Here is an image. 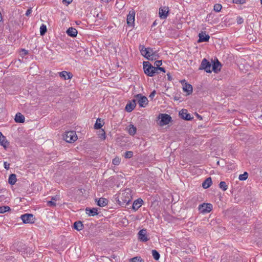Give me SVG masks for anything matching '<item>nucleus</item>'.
<instances>
[{
  "label": "nucleus",
  "instance_id": "obj_7",
  "mask_svg": "<svg viewBox=\"0 0 262 262\" xmlns=\"http://www.w3.org/2000/svg\"><path fill=\"white\" fill-rule=\"evenodd\" d=\"M211 63L206 59L204 58L201 62L199 70H204L207 73H210L211 72Z\"/></svg>",
  "mask_w": 262,
  "mask_h": 262
},
{
  "label": "nucleus",
  "instance_id": "obj_55",
  "mask_svg": "<svg viewBox=\"0 0 262 262\" xmlns=\"http://www.w3.org/2000/svg\"><path fill=\"white\" fill-rule=\"evenodd\" d=\"M261 117H262V115H261Z\"/></svg>",
  "mask_w": 262,
  "mask_h": 262
},
{
  "label": "nucleus",
  "instance_id": "obj_29",
  "mask_svg": "<svg viewBox=\"0 0 262 262\" xmlns=\"http://www.w3.org/2000/svg\"><path fill=\"white\" fill-rule=\"evenodd\" d=\"M58 198H52L51 201L47 202V205L49 206L54 207L56 206V202L57 201Z\"/></svg>",
  "mask_w": 262,
  "mask_h": 262
},
{
  "label": "nucleus",
  "instance_id": "obj_10",
  "mask_svg": "<svg viewBox=\"0 0 262 262\" xmlns=\"http://www.w3.org/2000/svg\"><path fill=\"white\" fill-rule=\"evenodd\" d=\"M212 208V206L209 203H203L199 207L200 211L203 213L209 212Z\"/></svg>",
  "mask_w": 262,
  "mask_h": 262
},
{
  "label": "nucleus",
  "instance_id": "obj_50",
  "mask_svg": "<svg viewBox=\"0 0 262 262\" xmlns=\"http://www.w3.org/2000/svg\"><path fill=\"white\" fill-rule=\"evenodd\" d=\"M167 76H168V78L169 80H171V78H170V76L169 75V74H167Z\"/></svg>",
  "mask_w": 262,
  "mask_h": 262
},
{
  "label": "nucleus",
  "instance_id": "obj_51",
  "mask_svg": "<svg viewBox=\"0 0 262 262\" xmlns=\"http://www.w3.org/2000/svg\"><path fill=\"white\" fill-rule=\"evenodd\" d=\"M79 192H82L81 190H78ZM77 195H81L80 193H78Z\"/></svg>",
  "mask_w": 262,
  "mask_h": 262
},
{
  "label": "nucleus",
  "instance_id": "obj_25",
  "mask_svg": "<svg viewBox=\"0 0 262 262\" xmlns=\"http://www.w3.org/2000/svg\"><path fill=\"white\" fill-rule=\"evenodd\" d=\"M212 184V180L210 177L207 178L203 183L202 187L205 188H209Z\"/></svg>",
  "mask_w": 262,
  "mask_h": 262
},
{
  "label": "nucleus",
  "instance_id": "obj_52",
  "mask_svg": "<svg viewBox=\"0 0 262 262\" xmlns=\"http://www.w3.org/2000/svg\"><path fill=\"white\" fill-rule=\"evenodd\" d=\"M238 2H239V3H241V4H242V2H241V1H238Z\"/></svg>",
  "mask_w": 262,
  "mask_h": 262
},
{
  "label": "nucleus",
  "instance_id": "obj_31",
  "mask_svg": "<svg viewBox=\"0 0 262 262\" xmlns=\"http://www.w3.org/2000/svg\"><path fill=\"white\" fill-rule=\"evenodd\" d=\"M47 32V27L45 25L42 24L40 27V34L43 35Z\"/></svg>",
  "mask_w": 262,
  "mask_h": 262
},
{
  "label": "nucleus",
  "instance_id": "obj_20",
  "mask_svg": "<svg viewBox=\"0 0 262 262\" xmlns=\"http://www.w3.org/2000/svg\"><path fill=\"white\" fill-rule=\"evenodd\" d=\"M136 103L135 100H133L132 102L127 103L125 106V110L127 112H132L136 107Z\"/></svg>",
  "mask_w": 262,
  "mask_h": 262
},
{
  "label": "nucleus",
  "instance_id": "obj_19",
  "mask_svg": "<svg viewBox=\"0 0 262 262\" xmlns=\"http://www.w3.org/2000/svg\"><path fill=\"white\" fill-rule=\"evenodd\" d=\"M221 67V63L219 62V61L217 59H216V61L214 62L212 65V70L214 71V72L217 73L219 71H220Z\"/></svg>",
  "mask_w": 262,
  "mask_h": 262
},
{
  "label": "nucleus",
  "instance_id": "obj_54",
  "mask_svg": "<svg viewBox=\"0 0 262 262\" xmlns=\"http://www.w3.org/2000/svg\"><path fill=\"white\" fill-rule=\"evenodd\" d=\"M260 3L262 5V0H260Z\"/></svg>",
  "mask_w": 262,
  "mask_h": 262
},
{
  "label": "nucleus",
  "instance_id": "obj_47",
  "mask_svg": "<svg viewBox=\"0 0 262 262\" xmlns=\"http://www.w3.org/2000/svg\"><path fill=\"white\" fill-rule=\"evenodd\" d=\"M157 68V71L158 70H160L163 72H165V69L164 68L160 67V68Z\"/></svg>",
  "mask_w": 262,
  "mask_h": 262
},
{
  "label": "nucleus",
  "instance_id": "obj_30",
  "mask_svg": "<svg viewBox=\"0 0 262 262\" xmlns=\"http://www.w3.org/2000/svg\"><path fill=\"white\" fill-rule=\"evenodd\" d=\"M101 122V121L100 119L98 118L97 119L96 122L94 125V127L95 129H98L101 128V127L102 126V124Z\"/></svg>",
  "mask_w": 262,
  "mask_h": 262
},
{
  "label": "nucleus",
  "instance_id": "obj_27",
  "mask_svg": "<svg viewBox=\"0 0 262 262\" xmlns=\"http://www.w3.org/2000/svg\"><path fill=\"white\" fill-rule=\"evenodd\" d=\"M8 182L11 185H14L16 182V176L15 174H11L9 176Z\"/></svg>",
  "mask_w": 262,
  "mask_h": 262
},
{
  "label": "nucleus",
  "instance_id": "obj_37",
  "mask_svg": "<svg viewBox=\"0 0 262 262\" xmlns=\"http://www.w3.org/2000/svg\"><path fill=\"white\" fill-rule=\"evenodd\" d=\"M120 159L119 157H116L113 160L112 163L115 165H118L120 163Z\"/></svg>",
  "mask_w": 262,
  "mask_h": 262
},
{
  "label": "nucleus",
  "instance_id": "obj_39",
  "mask_svg": "<svg viewBox=\"0 0 262 262\" xmlns=\"http://www.w3.org/2000/svg\"><path fill=\"white\" fill-rule=\"evenodd\" d=\"M131 262H144L140 257H135L131 259Z\"/></svg>",
  "mask_w": 262,
  "mask_h": 262
},
{
  "label": "nucleus",
  "instance_id": "obj_35",
  "mask_svg": "<svg viewBox=\"0 0 262 262\" xmlns=\"http://www.w3.org/2000/svg\"><path fill=\"white\" fill-rule=\"evenodd\" d=\"M152 255L156 260H158L160 258V254L156 250H152Z\"/></svg>",
  "mask_w": 262,
  "mask_h": 262
},
{
  "label": "nucleus",
  "instance_id": "obj_40",
  "mask_svg": "<svg viewBox=\"0 0 262 262\" xmlns=\"http://www.w3.org/2000/svg\"><path fill=\"white\" fill-rule=\"evenodd\" d=\"M133 156V152L131 151H126L125 154V157L126 158H130Z\"/></svg>",
  "mask_w": 262,
  "mask_h": 262
},
{
  "label": "nucleus",
  "instance_id": "obj_48",
  "mask_svg": "<svg viewBox=\"0 0 262 262\" xmlns=\"http://www.w3.org/2000/svg\"><path fill=\"white\" fill-rule=\"evenodd\" d=\"M101 136H102L103 139H105V132H104V130L102 131Z\"/></svg>",
  "mask_w": 262,
  "mask_h": 262
},
{
  "label": "nucleus",
  "instance_id": "obj_23",
  "mask_svg": "<svg viewBox=\"0 0 262 262\" xmlns=\"http://www.w3.org/2000/svg\"><path fill=\"white\" fill-rule=\"evenodd\" d=\"M67 34L71 37H75L77 35V31L76 29L70 27L67 31Z\"/></svg>",
  "mask_w": 262,
  "mask_h": 262
},
{
  "label": "nucleus",
  "instance_id": "obj_13",
  "mask_svg": "<svg viewBox=\"0 0 262 262\" xmlns=\"http://www.w3.org/2000/svg\"><path fill=\"white\" fill-rule=\"evenodd\" d=\"M169 13V8L167 7H161L159 8V15L161 19H165Z\"/></svg>",
  "mask_w": 262,
  "mask_h": 262
},
{
  "label": "nucleus",
  "instance_id": "obj_16",
  "mask_svg": "<svg viewBox=\"0 0 262 262\" xmlns=\"http://www.w3.org/2000/svg\"><path fill=\"white\" fill-rule=\"evenodd\" d=\"M199 42L208 41L210 38V36L208 35L203 32L199 33Z\"/></svg>",
  "mask_w": 262,
  "mask_h": 262
},
{
  "label": "nucleus",
  "instance_id": "obj_22",
  "mask_svg": "<svg viewBox=\"0 0 262 262\" xmlns=\"http://www.w3.org/2000/svg\"><path fill=\"white\" fill-rule=\"evenodd\" d=\"M183 85V90L184 92H186L188 95H189L192 93V86L191 84L185 83V84Z\"/></svg>",
  "mask_w": 262,
  "mask_h": 262
},
{
  "label": "nucleus",
  "instance_id": "obj_18",
  "mask_svg": "<svg viewBox=\"0 0 262 262\" xmlns=\"http://www.w3.org/2000/svg\"><path fill=\"white\" fill-rule=\"evenodd\" d=\"M0 144L5 148H6L8 147L9 143L6 140V137L3 135L2 133L0 132Z\"/></svg>",
  "mask_w": 262,
  "mask_h": 262
},
{
  "label": "nucleus",
  "instance_id": "obj_5",
  "mask_svg": "<svg viewBox=\"0 0 262 262\" xmlns=\"http://www.w3.org/2000/svg\"><path fill=\"white\" fill-rule=\"evenodd\" d=\"M159 118L160 119V120L159 122V124L160 126L167 125L171 120V117L169 115L165 114H161L159 116Z\"/></svg>",
  "mask_w": 262,
  "mask_h": 262
},
{
  "label": "nucleus",
  "instance_id": "obj_4",
  "mask_svg": "<svg viewBox=\"0 0 262 262\" xmlns=\"http://www.w3.org/2000/svg\"><path fill=\"white\" fill-rule=\"evenodd\" d=\"M63 138L66 142L72 143L77 139V136L74 131H69L66 133L63 136Z\"/></svg>",
  "mask_w": 262,
  "mask_h": 262
},
{
  "label": "nucleus",
  "instance_id": "obj_12",
  "mask_svg": "<svg viewBox=\"0 0 262 262\" xmlns=\"http://www.w3.org/2000/svg\"><path fill=\"white\" fill-rule=\"evenodd\" d=\"M95 202L98 206L101 207H105L108 203V201L106 198H96Z\"/></svg>",
  "mask_w": 262,
  "mask_h": 262
},
{
  "label": "nucleus",
  "instance_id": "obj_17",
  "mask_svg": "<svg viewBox=\"0 0 262 262\" xmlns=\"http://www.w3.org/2000/svg\"><path fill=\"white\" fill-rule=\"evenodd\" d=\"M59 75L61 78L64 79V80L70 79L72 78L73 76L72 74L71 73L65 71L59 72Z\"/></svg>",
  "mask_w": 262,
  "mask_h": 262
},
{
  "label": "nucleus",
  "instance_id": "obj_6",
  "mask_svg": "<svg viewBox=\"0 0 262 262\" xmlns=\"http://www.w3.org/2000/svg\"><path fill=\"white\" fill-rule=\"evenodd\" d=\"M20 219L25 224H32L34 223L35 218L32 214L26 213L20 216Z\"/></svg>",
  "mask_w": 262,
  "mask_h": 262
},
{
  "label": "nucleus",
  "instance_id": "obj_38",
  "mask_svg": "<svg viewBox=\"0 0 262 262\" xmlns=\"http://www.w3.org/2000/svg\"><path fill=\"white\" fill-rule=\"evenodd\" d=\"M122 195H124V196H127V195H131V190L130 189H126L124 190V192L122 194Z\"/></svg>",
  "mask_w": 262,
  "mask_h": 262
},
{
  "label": "nucleus",
  "instance_id": "obj_33",
  "mask_svg": "<svg viewBox=\"0 0 262 262\" xmlns=\"http://www.w3.org/2000/svg\"><path fill=\"white\" fill-rule=\"evenodd\" d=\"M10 210V208L9 206H1L0 207V213H4Z\"/></svg>",
  "mask_w": 262,
  "mask_h": 262
},
{
  "label": "nucleus",
  "instance_id": "obj_36",
  "mask_svg": "<svg viewBox=\"0 0 262 262\" xmlns=\"http://www.w3.org/2000/svg\"><path fill=\"white\" fill-rule=\"evenodd\" d=\"M222 6L221 4H216L215 5H214L213 9L215 11L219 12L221 11V10L222 9Z\"/></svg>",
  "mask_w": 262,
  "mask_h": 262
},
{
  "label": "nucleus",
  "instance_id": "obj_21",
  "mask_svg": "<svg viewBox=\"0 0 262 262\" xmlns=\"http://www.w3.org/2000/svg\"><path fill=\"white\" fill-rule=\"evenodd\" d=\"M142 202V200L141 198H138L137 200L134 201L133 204V208L135 210H137L141 206Z\"/></svg>",
  "mask_w": 262,
  "mask_h": 262
},
{
  "label": "nucleus",
  "instance_id": "obj_24",
  "mask_svg": "<svg viewBox=\"0 0 262 262\" xmlns=\"http://www.w3.org/2000/svg\"><path fill=\"white\" fill-rule=\"evenodd\" d=\"M15 121L17 123H23L25 121V117L21 113H18L15 115Z\"/></svg>",
  "mask_w": 262,
  "mask_h": 262
},
{
  "label": "nucleus",
  "instance_id": "obj_26",
  "mask_svg": "<svg viewBox=\"0 0 262 262\" xmlns=\"http://www.w3.org/2000/svg\"><path fill=\"white\" fill-rule=\"evenodd\" d=\"M137 131L136 127L133 124H130L128 127V132L129 135H134Z\"/></svg>",
  "mask_w": 262,
  "mask_h": 262
},
{
  "label": "nucleus",
  "instance_id": "obj_49",
  "mask_svg": "<svg viewBox=\"0 0 262 262\" xmlns=\"http://www.w3.org/2000/svg\"><path fill=\"white\" fill-rule=\"evenodd\" d=\"M23 51L24 52L25 54H27L28 53V51L26 50H23Z\"/></svg>",
  "mask_w": 262,
  "mask_h": 262
},
{
  "label": "nucleus",
  "instance_id": "obj_11",
  "mask_svg": "<svg viewBox=\"0 0 262 262\" xmlns=\"http://www.w3.org/2000/svg\"><path fill=\"white\" fill-rule=\"evenodd\" d=\"M118 204L122 207H125L131 201L130 198H115Z\"/></svg>",
  "mask_w": 262,
  "mask_h": 262
},
{
  "label": "nucleus",
  "instance_id": "obj_28",
  "mask_svg": "<svg viewBox=\"0 0 262 262\" xmlns=\"http://www.w3.org/2000/svg\"><path fill=\"white\" fill-rule=\"evenodd\" d=\"M74 227L76 230L80 231L83 228V224L81 222H76L74 224Z\"/></svg>",
  "mask_w": 262,
  "mask_h": 262
},
{
  "label": "nucleus",
  "instance_id": "obj_34",
  "mask_svg": "<svg viewBox=\"0 0 262 262\" xmlns=\"http://www.w3.org/2000/svg\"><path fill=\"white\" fill-rule=\"evenodd\" d=\"M248 174L247 172H245L243 174L239 176L238 179L239 180H246L248 178Z\"/></svg>",
  "mask_w": 262,
  "mask_h": 262
},
{
  "label": "nucleus",
  "instance_id": "obj_14",
  "mask_svg": "<svg viewBox=\"0 0 262 262\" xmlns=\"http://www.w3.org/2000/svg\"><path fill=\"white\" fill-rule=\"evenodd\" d=\"M179 115L180 117L186 120H190L193 118L191 116L190 114L188 113L187 110L185 109H182L180 112H179Z\"/></svg>",
  "mask_w": 262,
  "mask_h": 262
},
{
  "label": "nucleus",
  "instance_id": "obj_8",
  "mask_svg": "<svg viewBox=\"0 0 262 262\" xmlns=\"http://www.w3.org/2000/svg\"><path fill=\"white\" fill-rule=\"evenodd\" d=\"M135 11L133 9H132L129 11L126 18L127 24L129 26H134L135 24Z\"/></svg>",
  "mask_w": 262,
  "mask_h": 262
},
{
  "label": "nucleus",
  "instance_id": "obj_15",
  "mask_svg": "<svg viewBox=\"0 0 262 262\" xmlns=\"http://www.w3.org/2000/svg\"><path fill=\"white\" fill-rule=\"evenodd\" d=\"M85 213L89 216H94L98 214V209L96 208H86Z\"/></svg>",
  "mask_w": 262,
  "mask_h": 262
},
{
  "label": "nucleus",
  "instance_id": "obj_32",
  "mask_svg": "<svg viewBox=\"0 0 262 262\" xmlns=\"http://www.w3.org/2000/svg\"><path fill=\"white\" fill-rule=\"evenodd\" d=\"M219 186H220V188L224 191L226 190L228 188V186L226 184V183L224 181L221 182L219 184Z\"/></svg>",
  "mask_w": 262,
  "mask_h": 262
},
{
  "label": "nucleus",
  "instance_id": "obj_43",
  "mask_svg": "<svg viewBox=\"0 0 262 262\" xmlns=\"http://www.w3.org/2000/svg\"><path fill=\"white\" fill-rule=\"evenodd\" d=\"M32 10L31 8L28 9L26 12V15L27 16H29V15L32 13Z\"/></svg>",
  "mask_w": 262,
  "mask_h": 262
},
{
  "label": "nucleus",
  "instance_id": "obj_45",
  "mask_svg": "<svg viewBox=\"0 0 262 262\" xmlns=\"http://www.w3.org/2000/svg\"><path fill=\"white\" fill-rule=\"evenodd\" d=\"M73 0H63L62 2L64 3H66L67 5H69L72 2Z\"/></svg>",
  "mask_w": 262,
  "mask_h": 262
},
{
  "label": "nucleus",
  "instance_id": "obj_3",
  "mask_svg": "<svg viewBox=\"0 0 262 262\" xmlns=\"http://www.w3.org/2000/svg\"><path fill=\"white\" fill-rule=\"evenodd\" d=\"M136 102L137 101L139 106L145 107L148 104V100L146 97L141 94H137L135 96Z\"/></svg>",
  "mask_w": 262,
  "mask_h": 262
},
{
  "label": "nucleus",
  "instance_id": "obj_44",
  "mask_svg": "<svg viewBox=\"0 0 262 262\" xmlns=\"http://www.w3.org/2000/svg\"><path fill=\"white\" fill-rule=\"evenodd\" d=\"M4 167L6 169H8L9 168V166H10V164L7 163V162H5L4 163Z\"/></svg>",
  "mask_w": 262,
  "mask_h": 262
},
{
  "label": "nucleus",
  "instance_id": "obj_2",
  "mask_svg": "<svg viewBox=\"0 0 262 262\" xmlns=\"http://www.w3.org/2000/svg\"><path fill=\"white\" fill-rule=\"evenodd\" d=\"M143 69L144 73L148 76L152 77L157 73V68L152 66L148 61L143 62Z\"/></svg>",
  "mask_w": 262,
  "mask_h": 262
},
{
  "label": "nucleus",
  "instance_id": "obj_53",
  "mask_svg": "<svg viewBox=\"0 0 262 262\" xmlns=\"http://www.w3.org/2000/svg\"><path fill=\"white\" fill-rule=\"evenodd\" d=\"M238 2H239V3H241V4H242V2H241V1H238Z\"/></svg>",
  "mask_w": 262,
  "mask_h": 262
},
{
  "label": "nucleus",
  "instance_id": "obj_1",
  "mask_svg": "<svg viewBox=\"0 0 262 262\" xmlns=\"http://www.w3.org/2000/svg\"><path fill=\"white\" fill-rule=\"evenodd\" d=\"M141 53L146 58L150 60H156L158 58L157 52L150 48H145L142 47L141 49Z\"/></svg>",
  "mask_w": 262,
  "mask_h": 262
},
{
  "label": "nucleus",
  "instance_id": "obj_42",
  "mask_svg": "<svg viewBox=\"0 0 262 262\" xmlns=\"http://www.w3.org/2000/svg\"><path fill=\"white\" fill-rule=\"evenodd\" d=\"M243 22V19L241 17H237V23L238 24H241Z\"/></svg>",
  "mask_w": 262,
  "mask_h": 262
},
{
  "label": "nucleus",
  "instance_id": "obj_9",
  "mask_svg": "<svg viewBox=\"0 0 262 262\" xmlns=\"http://www.w3.org/2000/svg\"><path fill=\"white\" fill-rule=\"evenodd\" d=\"M138 239L143 242H146L149 239L147 230L143 229L140 230L138 233Z\"/></svg>",
  "mask_w": 262,
  "mask_h": 262
},
{
  "label": "nucleus",
  "instance_id": "obj_41",
  "mask_svg": "<svg viewBox=\"0 0 262 262\" xmlns=\"http://www.w3.org/2000/svg\"><path fill=\"white\" fill-rule=\"evenodd\" d=\"M156 68H160V66L162 64L161 60H157L154 63Z\"/></svg>",
  "mask_w": 262,
  "mask_h": 262
},
{
  "label": "nucleus",
  "instance_id": "obj_46",
  "mask_svg": "<svg viewBox=\"0 0 262 262\" xmlns=\"http://www.w3.org/2000/svg\"><path fill=\"white\" fill-rule=\"evenodd\" d=\"M155 94H156V91H152L149 95V98H153L154 97V96H155Z\"/></svg>",
  "mask_w": 262,
  "mask_h": 262
}]
</instances>
